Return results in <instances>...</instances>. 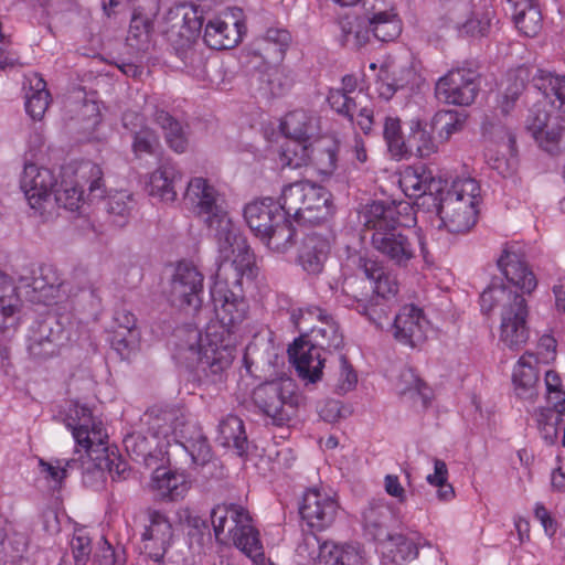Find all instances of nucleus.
I'll return each mask as SVG.
<instances>
[{
  "label": "nucleus",
  "instance_id": "obj_1",
  "mask_svg": "<svg viewBox=\"0 0 565 565\" xmlns=\"http://www.w3.org/2000/svg\"><path fill=\"white\" fill-rule=\"evenodd\" d=\"M221 257L211 288L218 324L210 326L204 335L198 329H188L177 349L181 362L200 367L213 382L222 381L234 361V333L249 312L244 286L253 281L257 269L249 246L231 249Z\"/></svg>",
  "mask_w": 565,
  "mask_h": 565
},
{
  "label": "nucleus",
  "instance_id": "obj_2",
  "mask_svg": "<svg viewBox=\"0 0 565 565\" xmlns=\"http://www.w3.org/2000/svg\"><path fill=\"white\" fill-rule=\"evenodd\" d=\"M497 264L507 280L521 289L522 294L503 284H492L480 296L481 310L489 313L495 308L500 309V341L511 350H519L527 342L530 333L524 294H531L537 280L523 256L508 245Z\"/></svg>",
  "mask_w": 565,
  "mask_h": 565
},
{
  "label": "nucleus",
  "instance_id": "obj_3",
  "mask_svg": "<svg viewBox=\"0 0 565 565\" xmlns=\"http://www.w3.org/2000/svg\"><path fill=\"white\" fill-rule=\"evenodd\" d=\"M401 207L407 210L408 205L372 202L365 206L361 220L372 231V247L393 265L406 268L416 256V247L409 230L399 220Z\"/></svg>",
  "mask_w": 565,
  "mask_h": 565
},
{
  "label": "nucleus",
  "instance_id": "obj_4",
  "mask_svg": "<svg viewBox=\"0 0 565 565\" xmlns=\"http://www.w3.org/2000/svg\"><path fill=\"white\" fill-rule=\"evenodd\" d=\"M184 200L189 202L196 215L211 228L215 231L221 254L231 249L245 248L248 246L246 239L241 236L227 216L223 201L217 190L210 182L201 177L189 181Z\"/></svg>",
  "mask_w": 565,
  "mask_h": 565
},
{
  "label": "nucleus",
  "instance_id": "obj_5",
  "mask_svg": "<svg viewBox=\"0 0 565 565\" xmlns=\"http://www.w3.org/2000/svg\"><path fill=\"white\" fill-rule=\"evenodd\" d=\"M147 431L150 437L157 438L159 441L185 444V448L192 456L193 461L202 462L209 460L211 449L207 440L194 427L188 426L186 415L179 407H152L143 417Z\"/></svg>",
  "mask_w": 565,
  "mask_h": 565
},
{
  "label": "nucleus",
  "instance_id": "obj_6",
  "mask_svg": "<svg viewBox=\"0 0 565 565\" xmlns=\"http://www.w3.org/2000/svg\"><path fill=\"white\" fill-rule=\"evenodd\" d=\"M480 186L475 179L463 178L452 182L450 188L436 196L433 207L443 225L450 233H467L477 222Z\"/></svg>",
  "mask_w": 565,
  "mask_h": 565
},
{
  "label": "nucleus",
  "instance_id": "obj_7",
  "mask_svg": "<svg viewBox=\"0 0 565 565\" xmlns=\"http://www.w3.org/2000/svg\"><path fill=\"white\" fill-rule=\"evenodd\" d=\"M211 522L218 543L232 541L248 556L263 555L258 531L252 525V519L243 507L218 504L211 511Z\"/></svg>",
  "mask_w": 565,
  "mask_h": 565
},
{
  "label": "nucleus",
  "instance_id": "obj_8",
  "mask_svg": "<svg viewBox=\"0 0 565 565\" xmlns=\"http://www.w3.org/2000/svg\"><path fill=\"white\" fill-rule=\"evenodd\" d=\"M252 401L258 412L270 419L275 426H285L296 417L303 403V396L297 392L291 379H279L256 386Z\"/></svg>",
  "mask_w": 565,
  "mask_h": 565
},
{
  "label": "nucleus",
  "instance_id": "obj_9",
  "mask_svg": "<svg viewBox=\"0 0 565 565\" xmlns=\"http://www.w3.org/2000/svg\"><path fill=\"white\" fill-rule=\"evenodd\" d=\"M55 185L56 178L50 169L34 163L24 166L21 189L31 209L43 221H49L55 216V203L52 200V190Z\"/></svg>",
  "mask_w": 565,
  "mask_h": 565
},
{
  "label": "nucleus",
  "instance_id": "obj_10",
  "mask_svg": "<svg viewBox=\"0 0 565 565\" xmlns=\"http://www.w3.org/2000/svg\"><path fill=\"white\" fill-rule=\"evenodd\" d=\"M448 20L467 35L486 36L494 12L490 0H450Z\"/></svg>",
  "mask_w": 565,
  "mask_h": 565
},
{
  "label": "nucleus",
  "instance_id": "obj_11",
  "mask_svg": "<svg viewBox=\"0 0 565 565\" xmlns=\"http://www.w3.org/2000/svg\"><path fill=\"white\" fill-rule=\"evenodd\" d=\"M292 320L301 334L322 350H338L343 345V335L338 323L320 308L300 310L292 313Z\"/></svg>",
  "mask_w": 565,
  "mask_h": 565
},
{
  "label": "nucleus",
  "instance_id": "obj_12",
  "mask_svg": "<svg viewBox=\"0 0 565 565\" xmlns=\"http://www.w3.org/2000/svg\"><path fill=\"white\" fill-rule=\"evenodd\" d=\"M202 294L203 275L191 264H179L170 280V303L179 309L196 312L202 305Z\"/></svg>",
  "mask_w": 565,
  "mask_h": 565
},
{
  "label": "nucleus",
  "instance_id": "obj_13",
  "mask_svg": "<svg viewBox=\"0 0 565 565\" xmlns=\"http://www.w3.org/2000/svg\"><path fill=\"white\" fill-rule=\"evenodd\" d=\"M479 92L477 74L467 68L449 71L435 86L436 97L445 103L458 106L472 104Z\"/></svg>",
  "mask_w": 565,
  "mask_h": 565
},
{
  "label": "nucleus",
  "instance_id": "obj_14",
  "mask_svg": "<svg viewBox=\"0 0 565 565\" xmlns=\"http://www.w3.org/2000/svg\"><path fill=\"white\" fill-rule=\"evenodd\" d=\"M399 185L409 198H415V204L430 210L436 203V196L441 193L443 181L435 179L433 173L424 166H411L401 173Z\"/></svg>",
  "mask_w": 565,
  "mask_h": 565
},
{
  "label": "nucleus",
  "instance_id": "obj_15",
  "mask_svg": "<svg viewBox=\"0 0 565 565\" xmlns=\"http://www.w3.org/2000/svg\"><path fill=\"white\" fill-rule=\"evenodd\" d=\"M359 268L363 271L365 279H348L344 282V288L349 291H360L359 289H366L373 291L376 300L387 301L394 297L398 291V285L395 279L391 278L384 270V267L374 259L360 257Z\"/></svg>",
  "mask_w": 565,
  "mask_h": 565
},
{
  "label": "nucleus",
  "instance_id": "obj_16",
  "mask_svg": "<svg viewBox=\"0 0 565 565\" xmlns=\"http://www.w3.org/2000/svg\"><path fill=\"white\" fill-rule=\"evenodd\" d=\"M67 426L72 429L76 445L84 450H92L94 447L103 448V440L108 437L103 424L96 422L90 409L84 405L75 404L70 411Z\"/></svg>",
  "mask_w": 565,
  "mask_h": 565
},
{
  "label": "nucleus",
  "instance_id": "obj_17",
  "mask_svg": "<svg viewBox=\"0 0 565 565\" xmlns=\"http://www.w3.org/2000/svg\"><path fill=\"white\" fill-rule=\"evenodd\" d=\"M337 512V501L316 488L305 492L299 508L301 518L311 529L317 530H323L331 525Z\"/></svg>",
  "mask_w": 565,
  "mask_h": 565
},
{
  "label": "nucleus",
  "instance_id": "obj_18",
  "mask_svg": "<svg viewBox=\"0 0 565 565\" xmlns=\"http://www.w3.org/2000/svg\"><path fill=\"white\" fill-rule=\"evenodd\" d=\"M321 348L301 334L288 349V355L296 371L305 381L316 383L321 379L324 359L320 354Z\"/></svg>",
  "mask_w": 565,
  "mask_h": 565
},
{
  "label": "nucleus",
  "instance_id": "obj_19",
  "mask_svg": "<svg viewBox=\"0 0 565 565\" xmlns=\"http://www.w3.org/2000/svg\"><path fill=\"white\" fill-rule=\"evenodd\" d=\"M367 26L372 34L381 42H391L402 32V22L396 12L387 10L384 0H364Z\"/></svg>",
  "mask_w": 565,
  "mask_h": 565
},
{
  "label": "nucleus",
  "instance_id": "obj_20",
  "mask_svg": "<svg viewBox=\"0 0 565 565\" xmlns=\"http://www.w3.org/2000/svg\"><path fill=\"white\" fill-rule=\"evenodd\" d=\"M124 445L128 455L136 461L143 462L151 467L157 463L161 466L168 461V441H159L145 431H134L124 438Z\"/></svg>",
  "mask_w": 565,
  "mask_h": 565
},
{
  "label": "nucleus",
  "instance_id": "obj_21",
  "mask_svg": "<svg viewBox=\"0 0 565 565\" xmlns=\"http://www.w3.org/2000/svg\"><path fill=\"white\" fill-rule=\"evenodd\" d=\"M427 324L419 308L413 305L405 306L395 316L394 337L403 343L415 347L426 339Z\"/></svg>",
  "mask_w": 565,
  "mask_h": 565
},
{
  "label": "nucleus",
  "instance_id": "obj_22",
  "mask_svg": "<svg viewBox=\"0 0 565 565\" xmlns=\"http://www.w3.org/2000/svg\"><path fill=\"white\" fill-rule=\"evenodd\" d=\"M172 525L168 519L153 512L150 524L142 533L143 552L154 562H161L172 540Z\"/></svg>",
  "mask_w": 565,
  "mask_h": 565
},
{
  "label": "nucleus",
  "instance_id": "obj_23",
  "mask_svg": "<svg viewBox=\"0 0 565 565\" xmlns=\"http://www.w3.org/2000/svg\"><path fill=\"white\" fill-rule=\"evenodd\" d=\"M385 550L383 552L384 565H405L418 556L419 547L434 548L424 537H407L403 534L388 535L385 537Z\"/></svg>",
  "mask_w": 565,
  "mask_h": 565
},
{
  "label": "nucleus",
  "instance_id": "obj_24",
  "mask_svg": "<svg viewBox=\"0 0 565 565\" xmlns=\"http://www.w3.org/2000/svg\"><path fill=\"white\" fill-rule=\"evenodd\" d=\"M181 180L182 173L178 167L164 161L149 175L148 192L164 203H172L177 200L175 186Z\"/></svg>",
  "mask_w": 565,
  "mask_h": 565
},
{
  "label": "nucleus",
  "instance_id": "obj_25",
  "mask_svg": "<svg viewBox=\"0 0 565 565\" xmlns=\"http://www.w3.org/2000/svg\"><path fill=\"white\" fill-rule=\"evenodd\" d=\"M278 215L285 216V213H282L278 203L271 198L254 201L244 209L246 223L252 232L259 238L264 237V235H268V231L274 226V223H276Z\"/></svg>",
  "mask_w": 565,
  "mask_h": 565
},
{
  "label": "nucleus",
  "instance_id": "obj_26",
  "mask_svg": "<svg viewBox=\"0 0 565 565\" xmlns=\"http://www.w3.org/2000/svg\"><path fill=\"white\" fill-rule=\"evenodd\" d=\"M329 249L327 238L317 233H309L303 237L299 248V264L308 274L318 275L322 271Z\"/></svg>",
  "mask_w": 565,
  "mask_h": 565
},
{
  "label": "nucleus",
  "instance_id": "obj_27",
  "mask_svg": "<svg viewBox=\"0 0 565 565\" xmlns=\"http://www.w3.org/2000/svg\"><path fill=\"white\" fill-rule=\"evenodd\" d=\"M242 24L238 21L231 23L215 18L205 26L204 42L214 50H227L234 47L242 38Z\"/></svg>",
  "mask_w": 565,
  "mask_h": 565
},
{
  "label": "nucleus",
  "instance_id": "obj_28",
  "mask_svg": "<svg viewBox=\"0 0 565 565\" xmlns=\"http://www.w3.org/2000/svg\"><path fill=\"white\" fill-rule=\"evenodd\" d=\"M515 26L526 36H534L541 29L542 14L534 0H507Z\"/></svg>",
  "mask_w": 565,
  "mask_h": 565
},
{
  "label": "nucleus",
  "instance_id": "obj_29",
  "mask_svg": "<svg viewBox=\"0 0 565 565\" xmlns=\"http://www.w3.org/2000/svg\"><path fill=\"white\" fill-rule=\"evenodd\" d=\"M151 487L162 499L177 501L189 490V482L183 473L157 467L151 478Z\"/></svg>",
  "mask_w": 565,
  "mask_h": 565
},
{
  "label": "nucleus",
  "instance_id": "obj_30",
  "mask_svg": "<svg viewBox=\"0 0 565 565\" xmlns=\"http://www.w3.org/2000/svg\"><path fill=\"white\" fill-rule=\"evenodd\" d=\"M533 358L532 353L523 354L512 374L515 394L523 399H533L537 395L539 374L531 361Z\"/></svg>",
  "mask_w": 565,
  "mask_h": 565
},
{
  "label": "nucleus",
  "instance_id": "obj_31",
  "mask_svg": "<svg viewBox=\"0 0 565 565\" xmlns=\"http://www.w3.org/2000/svg\"><path fill=\"white\" fill-rule=\"evenodd\" d=\"M137 319L132 312L127 309H117L113 317L111 326V345L120 353L131 348L137 339L136 329Z\"/></svg>",
  "mask_w": 565,
  "mask_h": 565
},
{
  "label": "nucleus",
  "instance_id": "obj_32",
  "mask_svg": "<svg viewBox=\"0 0 565 565\" xmlns=\"http://www.w3.org/2000/svg\"><path fill=\"white\" fill-rule=\"evenodd\" d=\"M532 82L555 109L565 113V75L537 68L532 75Z\"/></svg>",
  "mask_w": 565,
  "mask_h": 565
},
{
  "label": "nucleus",
  "instance_id": "obj_33",
  "mask_svg": "<svg viewBox=\"0 0 565 565\" xmlns=\"http://www.w3.org/2000/svg\"><path fill=\"white\" fill-rule=\"evenodd\" d=\"M412 71L394 62H385L380 66L377 92L380 97L388 100L395 93L407 85Z\"/></svg>",
  "mask_w": 565,
  "mask_h": 565
},
{
  "label": "nucleus",
  "instance_id": "obj_34",
  "mask_svg": "<svg viewBox=\"0 0 565 565\" xmlns=\"http://www.w3.org/2000/svg\"><path fill=\"white\" fill-rule=\"evenodd\" d=\"M330 193L321 185L307 181L300 222L315 223L328 214Z\"/></svg>",
  "mask_w": 565,
  "mask_h": 565
},
{
  "label": "nucleus",
  "instance_id": "obj_35",
  "mask_svg": "<svg viewBox=\"0 0 565 565\" xmlns=\"http://www.w3.org/2000/svg\"><path fill=\"white\" fill-rule=\"evenodd\" d=\"M220 443L233 447L237 455L243 456L248 450V440L243 420L233 414L226 415L217 426Z\"/></svg>",
  "mask_w": 565,
  "mask_h": 565
},
{
  "label": "nucleus",
  "instance_id": "obj_36",
  "mask_svg": "<svg viewBox=\"0 0 565 565\" xmlns=\"http://www.w3.org/2000/svg\"><path fill=\"white\" fill-rule=\"evenodd\" d=\"M406 146L407 153L415 152L419 158H428L438 151V145L427 129V124L418 119L411 121Z\"/></svg>",
  "mask_w": 565,
  "mask_h": 565
},
{
  "label": "nucleus",
  "instance_id": "obj_37",
  "mask_svg": "<svg viewBox=\"0 0 565 565\" xmlns=\"http://www.w3.org/2000/svg\"><path fill=\"white\" fill-rule=\"evenodd\" d=\"M87 457L94 462V466L100 470H107L111 478L125 479V473L128 470V465L117 455L114 450H109L106 446V439L103 440L102 447H94L92 450H84Z\"/></svg>",
  "mask_w": 565,
  "mask_h": 565
},
{
  "label": "nucleus",
  "instance_id": "obj_38",
  "mask_svg": "<svg viewBox=\"0 0 565 565\" xmlns=\"http://www.w3.org/2000/svg\"><path fill=\"white\" fill-rule=\"evenodd\" d=\"M341 30V42L352 49H360L370 41V30L366 15H347L339 22Z\"/></svg>",
  "mask_w": 565,
  "mask_h": 565
},
{
  "label": "nucleus",
  "instance_id": "obj_39",
  "mask_svg": "<svg viewBox=\"0 0 565 565\" xmlns=\"http://www.w3.org/2000/svg\"><path fill=\"white\" fill-rule=\"evenodd\" d=\"M153 120L164 130V138L169 147L178 153L188 148L186 134L168 111L156 108L152 114Z\"/></svg>",
  "mask_w": 565,
  "mask_h": 565
},
{
  "label": "nucleus",
  "instance_id": "obj_40",
  "mask_svg": "<svg viewBox=\"0 0 565 565\" xmlns=\"http://www.w3.org/2000/svg\"><path fill=\"white\" fill-rule=\"evenodd\" d=\"M28 79L30 88L25 94V109L33 119L40 120L50 105V93L46 90L45 81L39 74H33Z\"/></svg>",
  "mask_w": 565,
  "mask_h": 565
},
{
  "label": "nucleus",
  "instance_id": "obj_41",
  "mask_svg": "<svg viewBox=\"0 0 565 565\" xmlns=\"http://www.w3.org/2000/svg\"><path fill=\"white\" fill-rule=\"evenodd\" d=\"M135 205L134 195L128 191H117L109 195L105 202L109 221L118 227L128 223Z\"/></svg>",
  "mask_w": 565,
  "mask_h": 565
},
{
  "label": "nucleus",
  "instance_id": "obj_42",
  "mask_svg": "<svg viewBox=\"0 0 565 565\" xmlns=\"http://www.w3.org/2000/svg\"><path fill=\"white\" fill-rule=\"evenodd\" d=\"M296 231L291 222L284 215H278L268 235L260 237L266 246L275 252L284 253L294 245Z\"/></svg>",
  "mask_w": 565,
  "mask_h": 565
},
{
  "label": "nucleus",
  "instance_id": "obj_43",
  "mask_svg": "<svg viewBox=\"0 0 565 565\" xmlns=\"http://www.w3.org/2000/svg\"><path fill=\"white\" fill-rule=\"evenodd\" d=\"M362 555L356 547L326 541L319 565H362Z\"/></svg>",
  "mask_w": 565,
  "mask_h": 565
},
{
  "label": "nucleus",
  "instance_id": "obj_44",
  "mask_svg": "<svg viewBox=\"0 0 565 565\" xmlns=\"http://www.w3.org/2000/svg\"><path fill=\"white\" fill-rule=\"evenodd\" d=\"M287 139H309L315 132V118L302 109L286 115L280 125Z\"/></svg>",
  "mask_w": 565,
  "mask_h": 565
},
{
  "label": "nucleus",
  "instance_id": "obj_45",
  "mask_svg": "<svg viewBox=\"0 0 565 565\" xmlns=\"http://www.w3.org/2000/svg\"><path fill=\"white\" fill-rule=\"evenodd\" d=\"M290 41L291 35L287 30L269 29L259 41L258 51L265 58L281 61Z\"/></svg>",
  "mask_w": 565,
  "mask_h": 565
},
{
  "label": "nucleus",
  "instance_id": "obj_46",
  "mask_svg": "<svg viewBox=\"0 0 565 565\" xmlns=\"http://www.w3.org/2000/svg\"><path fill=\"white\" fill-rule=\"evenodd\" d=\"M364 527L376 541H385L390 533L387 532V522L390 520L388 507L384 503H371L363 513Z\"/></svg>",
  "mask_w": 565,
  "mask_h": 565
},
{
  "label": "nucleus",
  "instance_id": "obj_47",
  "mask_svg": "<svg viewBox=\"0 0 565 565\" xmlns=\"http://www.w3.org/2000/svg\"><path fill=\"white\" fill-rule=\"evenodd\" d=\"M52 200L55 203V215L61 206L72 212L77 211L84 202L83 190L78 180L64 177Z\"/></svg>",
  "mask_w": 565,
  "mask_h": 565
},
{
  "label": "nucleus",
  "instance_id": "obj_48",
  "mask_svg": "<svg viewBox=\"0 0 565 565\" xmlns=\"http://www.w3.org/2000/svg\"><path fill=\"white\" fill-rule=\"evenodd\" d=\"M347 294L356 301V310L366 316L369 320L377 327H382L383 319L388 318V306L384 300H376L374 297L369 299V294L364 291H349Z\"/></svg>",
  "mask_w": 565,
  "mask_h": 565
},
{
  "label": "nucleus",
  "instance_id": "obj_49",
  "mask_svg": "<svg viewBox=\"0 0 565 565\" xmlns=\"http://www.w3.org/2000/svg\"><path fill=\"white\" fill-rule=\"evenodd\" d=\"M399 392L402 395H408L415 403L419 402L422 408H426L431 398L430 388L412 369L402 371L399 375Z\"/></svg>",
  "mask_w": 565,
  "mask_h": 565
},
{
  "label": "nucleus",
  "instance_id": "obj_50",
  "mask_svg": "<svg viewBox=\"0 0 565 565\" xmlns=\"http://www.w3.org/2000/svg\"><path fill=\"white\" fill-rule=\"evenodd\" d=\"M19 306L20 298L13 280L0 273V331L7 328L8 319L12 318Z\"/></svg>",
  "mask_w": 565,
  "mask_h": 565
},
{
  "label": "nucleus",
  "instance_id": "obj_51",
  "mask_svg": "<svg viewBox=\"0 0 565 565\" xmlns=\"http://www.w3.org/2000/svg\"><path fill=\"white\" fill-rule=\"evenodd\" d=\"M306 184L307 181H299L284 188L278 206L286 217L292 216L296 221L300 222Z\"/></svg>",
  "mask_w": 565,
  "mask_h": 565
},
{
  "label": "nucleus",
  "instance_id": "obj_52",
  "mask_svg": "<svg viewBox=\"0 0 565 565\" xmlns=\"http://www.w3.org/2000/svg\"><path fill=\"white\" fill-rule=\"evenodd\" d=\"M529 76L530 72L526 67H519L508 74V86L505 87L502 100L500 102V109L503 115L509 114L513 108L514 103L525 88V83L529 79Z\"/></svg>",
  "mask_w": 565,
  "mask_h": 565
},
{
  "label": "nucleus",
  "instance_id": "obj_53",
  "mask_svg": "<svg viewBox=\"0 0 565 565\" xmlns=\"http://www.w3.org/2000/svg\"><path fill=\"white\" fill-rule=\"evenodd\" d=\"M28 548V537L24 533L10 530L1 541L2 562L7 565H18Z\"/></svg>",
  "mask_w": 565,
  "mask_h": 565
},
{
  "label": "nucleus",
  "instance_id": "obj_54",
  "mask_svg": "<svg viewBox=\"0 0 565 565\" xmlns=\"http://www.w3.org/2000/svg\"><path fill=\"white\" fill-rule=\"evenodd\" d=\"M565 412L564 403L553 402V408H546L537 414V425L542 437L553 444L558 435V425Z\"/></svg>",
  "mask_w": 565,
  "mask_h": 565
},
{
  "label": "nucleus",
  "instance_id": "obj_55",
  "mask_svg": "<svg viewBox=\"0 0 565 565\" xmlns=\"http://www.w3.org/2000/svg\"><path fill=\"white\" fill-rule=\"evenodd\" d=\"M383 137L393 157L403 158L407 154L406 140L403 137L399 118L393 116L385 117Z\"/></svg>",
  "mask_w": 565,
  "mask_h": 565
},
{
  "label": "nucleus",
  "instance_id": "obj_56",
  "mask_svg": "<svg viewBox=\"0 0 565 565\" xmlns=\"http://www.w3.org/2000/svg\"><path fill=\"white\" fill-rule=\"evenodd\" d=\"M61 285L62 280L52 266H41L39 274L33 276L30 284L32 289L39 292L43 299L54 298Z\"/></svg>",
  "mask_w": 565,
  "mask_h": 565
},
{
  "label": "nucleus",
  "instance_id": "obj_57",
  "mask_svg": "<svg viewBox=\"0 0 565 565\" xmlns=\"http://www.w3.org/2000/svg\"><path fill=\"white\" fill-rule=\"evenodd\" d=\"M466 119L467 116L463 113L440 110L434 116L433 124L438 130L439 138L446 141L463 129Z\"/></svg>",
  "mask_w": 565,
  "mask_h": 565
},
{
  "label": "nucleus",
  "instance_id": "obj_58",
  "mask_svg": "<svg viewBox=\"0 0 565 565\" xmlns=\"http://www.w3.org/2000/svg\"><path fill=\"white\" fill-rule=\"evenodd\" d=\"M365 135H369L374 126V109L369 95L360 89L356 104H353V119Z\"/></svg>",
  "mask_w": 565,
  "mask_h": 565
},
{
  "label": "nucleus",
  "instance_id": "obj_59",
  "mask_svg": "<svg viewBox=\"0 0 565 565\" xmlns=\"http://www.w3.org/2000/svg\"><path fill=\"white\" fill-rule=\"evenodd\" d=\"M448 469L444 460H434V473L428 475L426 480L429 484L437 487V497L440 501H450L455 497V490L450 483L447 482Z\"/></svg>",
  "mask_w": 565,
  "mask_h": 565
},
{
  "label": "nucleus",
  "instance_id": "obj_60",
  "mask_svg": "<svg viewBox=\"0 0 565 565\" xmlns=\"http://www.w3.org/2000/svg\"><path fill=\"white\" fill-rule=\"evenodd\" d=\"M76 175L85 180L88 184V196L92 199H102L104 194L103 170L93 162H86L76 171Z\"/></svg>",
  "mask_w": 565,
  "mask_h": 565
},
{
  "label": "nucleus",
  "instance_id": "obj_61",
  "mask_svg": "<svg viewBox=\"0 0 565 565\" xmlns=\"http://www.w3.org/2000/svg\"><path fill=\"white\" fill-rule=\"evenodd\" d=\"M324 542H320V539L315 533H306L302 541L297 546V555L303 562L313 561L319 565L320 554H322V547Z\"/></svg>",
  "mask_w": 565,
  "mask_h": 565
},
{
  "label": "nucleus",
  "instance_id": "obj_62",
  "mask_svg": "<svg viewBox=\"0 0 565 565\" xmlns=\"http://www.w3.org/2000/svg\"><path fill=\"white\" fill-rule=\"evenodd\" d=\"M358 92L349 95L343 90L331 89L328 95V103L338 114L343 115L353 121V104H356Z\"/></svg>",
  "mask_w": 565,
  "mask_h": 565
},
{
  "label": "nucleus",
  "instance_id": "obj_63",
  "mask_svg": "<svg viewBox=\"0 0 565 565\" xmlns=\"http://www.w3.org/2000/svg\"><path fill=\"white\" fill-rule=\"evenodd\" d=\"M358 383V375L344 355L339 356V374L334 384L335 393L343 395L352 391Z\"/></svg>",
  "mask_w": 565,
  "mask_h": 565
},
{
  "label": "nucleus",
  "instance_id": "obj_64",
  "mask_svg": "<svg viewBox=\"0 0 565 565\" xmlns=\"http://www.w3.org/2000/svg\"><path fill=\"white\" fill-rule=\"evenodd\" d=\"M310 162L323 174H330L337 166V153L331 147L313 148Z\"/></svg>",
  "mask_w": 565,
  "mask_h": 565
}]
</instances>
